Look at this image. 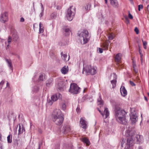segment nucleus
I'll list each match as a JSON object with an SVG mask.
<instances>
[{
  "label": "nucleus",
  "instance_id": "obj_1",
  "mask_svg": "<svg viewBox=\"0 0 149 149\" xmlns=\"http://www.w3.org/2000/svg\"><path fill=\"white\" fill-rule=\"evenodd\" d=\"M125 135L127 137H130L127 139V143L125 145V149H129L133 146L135 141L137 143H140L143 140L142 136L134 135V131L130 130H127L126 131Z\"/></svg>",
  "mask_w": 149,
  "mask_h": 149
},
{
  "label": "nucleus",
  "instance_id": "obj_2",
  "mask_svg": "<svg viewBox=\"0 0 149 149\" xmlns=\"http://www.w3.org/2000/svg\"><path fill=\"white\" fill-rule=\"evenodd\" d=\"M97 68L95 66H92L90 65H84L82 71V73L85 74L86 75L91 74L92 75H94L96 72Z\"/></svg>",
  "mask_w": 149,
  "mask_h": 149
},
{
  "label": "nucleus",
  "instance_id": "obj_3",
  "mask_svg": "<svg viewBox=\"0 0 149 149\" xmlns=\"http://www.w3.org/2000/svg\"><path fill=\"white\" fill-rule=\"evenodd\" d=\"M78 36L79 37L81 43L83 44H86L89 40L90 37L88 32L86 30H84L80 33H78Z\"/></svg>",
  "mask_w": 149,
  "mask_h": 149
},
{
  "label": "nucleus",
  "instance_id": "obj_4",
  "mask_svg": "<svg viewBox=\"0 0 149 149\" xmlns=\"http://www.w3.org/2000/svg\"><path fill=\"white\" fill-rule=\"evenodd\" d=\"M126 113L123 110L116 108L115 109V116L116 120L123 116L125 115Z\"/></svg>",
  "mask_w": 149,
  "mask_h": 149
},
{
  "label": "nucleus",
  "instance_id": "obj_5",
  "mask_svg": "<svg viewBox=\"0 0 149 149\" xmlns=\"http://www.w3.org/2000/svg\"><path fill=\"white\" fill-rule=\"evenodd\" d=\"M80 91V88L77 85L74 83L70 84V87L69 89V92L74 94L78 93Z\"/></svg>",
  "mask_w": 149,
  "mask_h": 149
},
{
  "label": "nucleus",
  "instance_id": "obj_6",
  "mask_svg": "<svg viewBox=\"0 0 149 149\" xmlns=\"http://www.w3.org/2000/svg\"><path fill=\"white\" fill-rule=\"evenodd\" d=\"M138 117L136 115V112L134 109L131 110V115L130 116V119L132 124H134L137 121Z\"/></svg>",
  "mask_w": 149,
  "mask_h": 149
},
{
  "label": "nucleus",
  "instance_id": "obj_7",
  "mask_svg": "<svg viewBox=\"0 0 149 149\" xmlns=\"http://www.w3.org/2000/svg\"><path fill=\"white\" fill-rule=\"evenodd\" d=\"M72 6L70 7L68 9L66 14L68 20L69 21H72L74 15V13L71 9Z\"/></svg>",
  "mask_w": 149,
  "mask_h": 149
},
{
  "label": "nucleus",
  "instance_id": "obj_8",
  "mask_svg": "<svg viewBox=\"0 0 149 149\" xmlns=\"http://www.w3.org/2000/svg\"><path fill=\"white\" fill-rule=\"evenodd\" d=\"M8 20V15L7 12H4L0 15V21L2 23H5Z\"/></svg>",
  "mask_w": 149,
  "mask_h": 149
},
{
  "label": "nucleus",
  "instance_id": "obj_9",
  "mask_svg": "<svg viewBox=\"0 0 149 149\" xmlns=\"http://www.w3.org/2000/svg\"><path fill=\"white\" fill-rule=\"evenodd\" d=\"M53 121L56 124L60 125L63 122V118L62 116L52 118Z\"/></svg>",
  "mask_w": 149,
  "mask_h": 149
},
{
  "label": "nucleus",
  "instance_id": "obj_10",
  "mask_svg": "<svg viewBox=\"0 0 149 149\" xmlns=\"http://www.w3.org/2000/svg\"><path fill=\"white\" fill-rule=\"evenodd\" d=\"M62 116L61 111L59 109H56L54 110L52 115V118Z\"/></svg>",
  "mask_w": 149,
  "mask_h": 149
},
{
  "label": "nucleus",
  "instance_id": "obj_11",
  "mask_svg": "<svg viewBox=\"0 0 149 149\" xmlns=\"http://www.w3.org/2000/svg\"><path fill=\"white\" fill-rule=\"evenodd\" d=\"M99 111L104 118L106 119L107 118L108 116H109V112L108 108H105L104 111L103 112H101L100 110H99Z\"/></svg>",
  "mask_w": 149,
  "mask_h": 149
},
{
  "label": "nucleus",
  "instance_id": "obj_12",
  "mask_svg": "<svg viewBox=\"0 0 149 149\" xmlns=\"http://www.w3.org/2000/svg\"><path fill=\"white\" fill-rule=\"evenodd\" d=\"M80 123L82 128L84 129L87 128V123L84 118H80Z\"/></svg>",
  "mask_w": 149,
  "mask_h": 149
},
{
  "label": "nucleus",
  "instance_id": "obj_13",
  "mask_svg": "<svg viewBox=\"0 0 149 149\" xmlns=\"http://www.w3.org/2000/svg\"><path fill=\"white\" fill-rule=\"evenodd\" d=\"M116 120L120 124L123 125H125L127 123V120L126 118L125 115L121 117Z\"/></svg>",
  "mask_w": 149,
  "mask_h": 149
},
{
  "label": "nucleus",
  "instance_id": "obj_14",
  "mask_svg": "<svg viewBox=\"0 0 149 149\" xmlns=\"http://www.w3.org/2000/svg\"><path fill=\"white\" fill-rule=\"evenodd\" d=\"M80 139L83 143L86 144L87 146H89L90 145V142L87 138L86 137H83L80 138Z\"/></svg>",
  "mask_w": 149,
  "mask_h": 149
},
{
  "label": "nucleus",
  "instance_id": "obj_15",
  "mask_svg": "<svg viewBox=\"0 0 149 149\" xmlns=\"http://www.w3.org/2000/svg\"><path fill=\"white\" fill-rule=\"evenodd\" d=\"M69 69L68 66H64L61 69V72L63 74H66L68 72Z\"/></svg>",
  "mask_w": 149,
  "mask_h": 149
},
{
  "label": "nucleus",
  "instance_id": "obj_16",
  "mask_svg": "<svg viewBox=\"0 0 149 149\" xmlns=\"http://www.w3.org/2000/svg\"><path fill=\"white\" fill-rule=\"evenodd\" d=\"M120 92L122 95L125 97L127 94V91L125 87L123 86L121 87L120 89Z\"/></svg>",
  "mask_w": 149,
  "mask_h": 149
},
{
  "label": "nucleus",
  "instance_id": "obj_17",
  "mask_svg": "<svg viewBox=\"0 0 149 149\" xmlns=\"http://www.w3.org/2000/svg\"><path fill=\"white\" fill-rule=\"evenodd\" d=\"M110 4L113 7H118V3L117 0H109Z\"/></svg>",
  "mask_w": 149,
  "mask_h": 149
},
{
  "label": "nucleus",
  "instance_id": "obj_18",
  "mask_svg": "<svg viewBox=\"0 0 149 149\" xmlns=\"http://www.w3.org/2000/svg\"><path fill=\"white\" fill-rule=\"evenodd\" d=\"M114 79L111 81V83L112 85V88H114L116 86V76L114 74H113Z\"/></svg>",
  "mask_w": 149,
  "mask_h": 149
},
{
  "label": "nucleus",
  "instance_id": "obj_19",
  "mask_svg": "<svg viewBox=\"0 0 149 149\" xmlns=\"http://www.w3.org/2000/svg\"><path fill=\"white\" fill-rule=\"evenodd\" d=\"M6 61L10 69L13 70V66L12 64L11 61L10 59H6Z\"/></svg>",
  "mask_w": 149,
  "mask_h": 149
},
{
  "label": "nucleus",
  "instance_id": "obj_20",
  "mask_svg": "<svg viewBox=\"0 0 149 149\" xmlns=\"http://www.w3.org/2000/svg\"><path fill=\"white\" fill-rule=\"evenodd\" d=\"M121 54L118 53L116 55L115 57V61L117 62H119L121 59Z\"/></svg>",
  "mask_w": 149,
  "mask_h": 149
},
{
  "label": "nucleus",
  "instance_id": "obj_21",
  "mask_svg": "<svg viewBox=\"0 0 149 149\" xmlns=\"http://www.w3.org/2000/svg\"><path fill=\"white\" fill-rule=\"evenodd\" d=\"M61 57L62 59L66 61H68L69 60V57H67V55L66 54H63V52L61 53Z\"/></svg>",
  "mask_w": 149,
  "mask_h": 149
},
{
  "label": "nucleus",
  "instance_id": "obj_22",
  "mask_svg": "<svg viewBox=\"0 0 149 149\" xmlns=\"http://www.w3.org/2000/svg\"><path fill=\"white\" fill-rule=\"evenodd\" d=\"M97 102L98 105L99 106H101L103 104V101L100 95L99 96V97L97 99Z\"/></svg>",
  "mask_w": 149,
  "mask_h": 149
},
{
  "label": "nucleus",
  "instance_id": "obj_23",
  "mask_svg": "<svg viewBox=\"0 0 149 149\" xmlns=\"http://www.w3.org/2000/svg\"><path fill=\"white\" fill-rule=\"evenodd\" d=\"M102 47L104 50H107L108 49L109 47V43L106 42H104L102 45Z\"/></svg>",
  "mask_w": 149,
  "mask_h": 149
},
{
  "label": "nucleus",
  "instance_id": "obj_24",
  "mask_svg": "<svg viewBox=\"0 0 149 149\" xmlns=\"http://www.w3.org/2000/svg\"><path fill=\"white\" fill-rule=\"evenodd\" d=\"M53 79L52 78L49 79L46 82V85L47 86H49L52 84Z\"/></svg>",
  "mask_w": 149,
  "mask_h": 149
},
{
  "label": "nucleus",
  "instance_id": "obj_25",
  "mask_svg": "<svg viewBox=\"0 0 149 149\" xmlns=\"http://www.w3.org/2000/svg\"><path fill=\"white\" fill-rule=\"evenodd\" d=\"M91 6V5L90 4H86L85 6H84V9L87 12L89 10H90Z\"/></svg>",
  "mask_w": 149,
  "mask_h": 149
},
{
  "label": "nucleus",
  "instance_id": "obj_26",
  "mask_svg": "<svg viewBox=\"0 0 149 149\" xmlns=\"http://www.w3.org/2000/svg\"><path fill=\"white\" fill-rule=\"evenodd\" d=\"M44 31L43 27L41 22L39 23V32L40 33H42Z\"/></svg>",
  "mask_w": 149,
  "mask_h": 149
},
{
  "label": "nucleus",
  "instance_id": "obj_27",
  "mask_svg": "<svg viewBox=\"0 0 149 149\" xmlns=\"http://www.w3.org/2000/svg\"><path fill=\"white\" fill-rule=\"evenodd\" d=\"M7 142L8 143H11L12 142V135L9 134L7 137Z\"/></svg>",
  "mask_w": 149,
  "mask_h": 149
},
{
  "label": "nucleus",
  "instance_id": "obj_28",
  "mask_svg": "<svg viewBox=\"0 0 149 149\" xmlns=\"http://www.w3.org/2000/svg\"><path fill=\"white\" fill-rule=\"evenodd\" d=\"M114 35L113 33H110L108 36L109 40H112L114 38Z\"/></svg>",
  "mask_w": 149,
  "mask_h": 149
},
{
  "label": "nucleus",
  "instance_id": "obj_29",
  "mask_svg": "<svg viewBox=\"0 0 149 149\" xmlns=\"http://www.w3.org/2000/svg\"><path fill=\"white\" fill-rule=\"evenodd\" d=\"M51 99L53 102L56 101L58 99L57 95H54L51 97Z\"/></svg>",
  "mask_w": 149,
  "mask_h": 149
},
{
  "label": "nucleus",
  "instance_id": "obj_30",
  "mask_svg": "<svg viewBox=\"0 0 149 149\" xmlns=\"http://www.w3.org/2000/svg\"><path fill=\"white\" fill-rule=\"evenodd\" d=\"M44 79V74H41L39 76L38 81H42Z\"/></svg>",
  "mask_w": 149,
  "mask_h": 149
},
{
  "label": "nucleus",
  "instance_id": "obj_31",
  "mask_svg": "<svg viewBox=\"0 0 149 149\" xmlns=\"http://www.w3.org/2000/svg\"><path fill=\"white\" fill-rule=\"evenodd\" d=\"M13 40L15 41H16L18 38V36L16 33L14 34L13 35Z\"/></svg>",
  "mask_w": 149,
  "mask_h": 149
},
{
  "label": "nucleus",
  "instance_id": "obj_32",
  "mask_svg": "<svg viewBox=\"0 0 149 149\" xmlns=\"http://www.w3.org/2000/svg\"><path fill=\"white\" fill-rule=\"evenodd\" d=\"M41 6L42 11L39 15V16L40 17H42L43 15V12H44V8L43 7V6L42 4H41Z\"/></svg>",
  "mask_w": 149,
  "mask_h": 149
},
{
  "label": "nucleus",
  "instance_id": "obj_33",
  "mask_svg": "<svg viewBox=\"0 0 149 149\" xmlns=\"http://www.w3.org/2000/svg\"><path fill=\"white\" fill-rule=\"evenodd\" d=\"M12 41V38L10 36H9L8 38V44L7 45L8 48V46L9 45L10 43Z\"/></svg>",
  "mask_w": 149,
  "mask_h": 149
},
{
  "label": "nucleus",
  "instance_id": "obj_34",
  "mask_svg": "<svg viewBox=\"0 0 149 149\" xmlns=\"http://www.w3.org/2000/svg\"><path fill=\"white\" fill-rule=\"evenodd\" d=\"M53 102H53V101L52 100H50L49 99L47 100V104H48L49 105H52V104Z\"/></svg>",
  "mask_w": 149,
  "mask_h": 149
},
{
  "label": "nucleus",
  "instance_id": "obj_35",
  "mask_svg": "<svg viewBox=\"0 0 149 149\" xmlns=\"http://www.w3.org/2000/svg\"><path fill=\"white\" fill-rule=\"evenodd\" d=\"M125 140L124 139H122L121 140V146L122 147H123V144L124 143H125Z\"/></svg>",
  "mask_w": 149,
  "mask_h": 149
},
{
  "label": "nucleus",
  "instance_id": "obj_36",
  "mask_svg": "<svg viewBox=\"0 0 149 149\" xmlns=\"http://www.w3.org/2000/svg\"><path fill=\"white\" fill-rule=\"evenodd\" d=\"M142 41L143 42V47L145 49H146V45H147V42L146 41H144L142 39Z\"/></svg>",
  "mask_w": 149,
  "mask_h": 149
},
{
  "label": "nucleus",
  "instance_id": "obj_37",
  "mask_svg": "<svg viewBox=\"0 0 149 149\" xmlns=\"http://www.w3.org/2000/svg\"><path fill=\"white\" fill-rule=\"evenodd\" d=\"M64 31L68 34H69L70 31V29L68 28H65L64 29Z\"/></svg>",
  "mask_w": 149,
  "mask_h": 149
},
{
  "label": "nucleus",
  "instance_id": "obj_38",
  "mask_svg": "<svg viewBox=\"0 0 149 149\" xmlns=\"http://www.w3.org/2000/svg\"><path fill=\"white\" fill-rule=\"evenodd\" d=\"M66 107V105L65 103H63L62 104V108L63 110H64L65 109Z\"/></svg>",
  "mask_w": 149,
  "mask_h": 149
},
{
  "label": "nucleus",
  "instance_id": "obj_39",
  "mask_svg": "<svg viewBox=\"0 0 149 149\" xmlns=\"http://www.w3.org/2000/svg\"><path fill=\"white\" fill-rule=\"evenodd\" d=\"M22 133V131L21 126L20 125L19 126V129L18 130V134H19Z\"/></svg>",
  "mask_w": 149,
  "mask_h": 149
},
{
  "label": "nucleus",
  "instance_id": "obj_40",
  "mask_svg": "<svg viewBox=\"0 0 149 149\" xmlns=\"http://www.w3.org/2000/svg\"><path fill=\"white\" fill-rule=\"evenodd\" d=\"M39 89L38 87L37 86H36L34 88L33 90V91L35 92L38 91Z\"/></svg>",
  "mask_w": 149,
  "mask_h": 149
},
{
  "label": "nucleus",
  "instance_id": "obj_41",
  "mask_svg": "<svg viewBox=\"0 0 149 149\" xmlns=\"http://www.w3.org/2000/svg\"><path fill=\"white\" fill-rule=\"evenodd\" d=\"M128 17L131 19H132L133 18V17L132 15L130 13V12H129Z\"/></svg>",
  "mask_w": 149,
  "mask_h": 149
},
{
  "label": "nucleus",
  "instance_id": "obj_42",
  "mask_svg": "<svg viewBox=\"0 0 149 149\" xmlns=\"http://www.w3.org/2000/svg\"><path fill=\"white\" fill-rule=\"evenodd\" d=\"M134 31L136 32V34H138L139 33V30L137 27H135L134 29Z\"/></svg>",
  "mask_w": 149,
  "mask_h": 149
},
{
  "label": "nucleus",
  "instance_id": "obj_43",
  "mask_svg": "<svg viewBox=\"0 0 149 149\" xmlns=\"http://www.w3.org/2000/svg\"><path fill=\"white\" fill-rule=\"evenodd\" d=\"M4 81H2L0 83V87H1V89L2 88V86L4 84Z\"/></svg>",
  "mask_w": 149,
  "mask_h": 149
},
{
  "label": "nucleus",
  "instance_id": "obj_44",
  "mask_svg": "<svg viewBox=\"0 0 149 149\" xmlns=\"http://www.w3.org/2000/svg\"><path fill=\"white\" fill-rule=\"evenodd\" d=\"M133 69L135 73H136L138 72V70L136 68V67H133Z\"/></svg>",
  "mask_w": 149,
  "mask_h": 149
},
{
  "label": "nucleus",
  "instance_id": "obj_45",
  "mask_svg": "<svg viewBox=\"0 0 149 149\" xmlns=\"http://www.w3.org/2000/svg\"><path fill=\"white\" fill-rule=\"evenodd\" d=\"M130 84L132 86H135V84L132 81H130Z\"/></svg>",
  "mask_w": 149,
  "mask_h": 149
},
{
  "label": "nucleus",
  "instance_id": "obj_46",
  "mask_svg": "<svg viewBox=\"0 0 149 149\" xmlns=\"http://www.w3.org/2000/svg\"><path fill=\"white\" fill-rule=\"evenodd\" d=\"M138 6V10L139 11H140V10L141 8H142V9L143 8V6L141 5H139Z\"/></svg>",
  "mask_w": 149,
  "mask_h": 149
},
{
  "label": "nucleus",
  "instance_id": "obj_47",
  "mask_svg": "<svg viewBox=\"0 0 149 149\" xmlns=\"http://www.w3.org/2000/svg\"><path fill=\"white\" fill-rule=\"evenodd\" d=\"M99 51L100 53H102L103 52V50H104L103 48H99Z\"/></svg>",
  "mask_w": 149,
  "mask_h": 149
},
{
  "label": "nucleus",
  "instance_id": "obj_48",
  "mask_svg": "<svg viewBox=\"0 0 149 149\" xmlns=\"http://www.w3.org/2000/svg\"><path fill=\"white\" fill-rule=\"evenodd\" d=\"M139 52L140 54V55L141 57L142 56V53H141V50L140 49V47L139 46Z\"/></svg>",
  "mask_w": 149,
  "mask_h": 149
},
{
  "label": "nucleus",
  "instance_id": "obj_49",
  "mask_svg": "<svg viewBox=\"0 0 149 149\" xmlns=\"http://www.w3.org/2000/svg\"><path fill=\"white\" fill-rule=\"evenodd\" d=\"M42 145V142L41 141L39 143V147L38 148V149H40V146Z\"/></svg>",
  "mask_w": 149,
  "mask_h": 149
},
{
  "label": "nucleus",
  "instance_id": "obj_50",
  "mask_svg": "<svg viewBox=\"0 0 149 149\" xmlns=\"http://www.w3.org/2000/svg\"><path fill=\"white\" fill-rule=\"evenodd\" d=\"M76 110L77 112L78 113H79L80 112V109L78 107H77V108L76 109Z\"/></svg>",
  "mask_w": 149,
  "mask_h": 149
},
{
  "label": "nucleus",
  "instance_id": "obj_51",
  "mask_svg": "<svg viewBox=\"0 0 149 149\" xmlns=\"http://www.w3.org/2000/svg\"><path fill=\"white\" fill-rule=\"evenodd\" d=\"M24 19L23 17H21L20 18V21L21 22H24Z\"/></svg>",
  "mask_w": 149,
  "mask_h": 149
},
{
  "label": "nucleus",
  "instance_id": "obj_52",
  "mask_svg": "<svg viewBox=\"0 0 149 149\" xmlns=\"http://www.w3.org/2000/svg\"><path fill=\"white\" fill-rule=\"evenodd\" d=\"M125 18L127 22L128 23H129V20L128 19V18L127 17H125Z\"/></svg>",
  "mask_w": 149,
  "mask_h": 149
},
{
  "label": "nucleus",
  "instance_id": "obj_53",
  "mask_svg": "<svg viewBox=\"0 0 149 149\" xmlns=\"http://www.w3.org/2000/svg\"><path fill=\"white\" fill-rule=\"evenodd\" d=\"M133 67H136V65L135 63H133L132 64Z\"/></svg>",
  "mask_w": 149,
  "mask_h": 149
},
{
  "label": "nucleus",
  "instance_id": "obj_54",
  "mask_svg": "<svg viewBox=\"0 0 149 149\" xmlns=\"http://www.w3.org/2000/svg\"><path fill=\"white\" fill-rule=\"evenodd\" d=\"M129 0L130 1L131 3L132 4H133V5L134 4V3L133 1V0Z\"/></svg>",
  "mask_w": 149,
  "mask_h": 149
},
{
  "label": "nucleus",
  "instance_id": "obj_55",
  "mask_svg": "<svg viewBox=\"0 0 149 149\" xmlns=\"http://www.w3.org/2000/svg\"><path fill=\"white\" fill-rule=\"evenodd\" d=\"M3 148V146L2 144L0 143V149H2Z\"/></svg>",
  "mask_w": 149,
  "mask_h": 149
},
{
  "label": "nucleus",
  "instance_id": "obj_56",
  "mask_svg": "<svg viewBox=\"0 0 149 149\" xmlns=\"http://www.w3.org/2000/svg\"><path fill=\"white\" fill-rule=\"evenodd\" d=\"M61 8L60 6H57V9L58 10H60L61 9Z\"/></svg>",
  "mask_w": 149,
  "mask_h": 149
},
{
  "label": "nucleus",
  "instance_id": "obj_57",
  "mask_svg": "<svg viewBox=\"0 0 149 149\" xmlns=\"http://www.w3.org/2000/svg\"><path fill=\"white\" fill-rule=\"evenodd\" d=\"M38 131L39 133H41L42 132V130L40 129H39Z\"/></svg>",
  "mask_w": 149,
  "mask_h": 149
},
{
  "label": "nucleus",
  "instance_id": "obj_58",
  "mask_svg": "<svg viewBox=\"0 0 149 149\" xmlns=\"http://www.w3.org/2000/svg\"><path fill=\"white\" fill-rule=\"evenodd\" d=\"M144 98H145V100L146 101H148L147 98L146 96H144Z\"/></svg>",
  "mask_w": 149,
  "mask_h": 149
},
{
  "label": "nucleus",
  "instance_id": "obj_59",
  "mask_svg": "<svg viewBox=\"0 0 149 149\" xmlns=\"http://www.w3.org/2000/svg\"><path fill=\"white\" fill-rule=\"evenodd\" d=\"M107 0H104L105 1V3L106 4H107V3H108V1H107Z\"/></svg>",
  "mask_w": 149,
  "mask_h": 149
},
{
  "label": "nucleus",
  "instance_id": "obj_60",
  "mask_svg": "<svg viewBox=\"0 0 149 149\" xmlns=\"http://www.w3.org/2000/svg\"><path fill=\"white\" fill-rule=\"evenodd\" d=\"M138 149H143V148L139 146L138 147Z\"/></svg>",
  "mask_w": 149,
  "mask_h": 149
},
{
  "label": "nucleus",
  "instance_id": "obj_61",
  "mask_svg": "<svg viewBox=\"0 0 149 149\" xmlns=\"http://www.w3.org/2000/svg\"><path fill=\"white\" fill-rule=\"evenodd\" d=\"M6 85H7V86H9V84L8 83V82H7L6 84Z\"/></svg>",
  "mask_w": 149,
  "mask_h": 149
},
{
  "label": "nucleus",
  "instance_id": "obj_62",
  "mask_svg": "<svg viewBox=\"0 0 149 149\" xmlns=\"http://www.w3.org/2000/svg\"><path fill=\"white\" fill-rule=\"evenodd\" d=\"M24 131H25V129L23 128L22 129V132H24Z\"/></svg>",
  "mask_w": 149,
  "mask_h": 149
},
{
  "label": "nucleus",
  "instance_id": "obj_63",
  "mask_svg": "<svg viewBox=\"0 0 149 149\" xmlns=\"http://www.w3.org/2000/svg\"><path fill=\"white\" fill-rule=\"evenodd\" d=\"M1 135L0 134V140H1Z\"/></svg>",
  "mask_w": 149,
  "mask_h": 149
},
{
  "label": "nucleus",
  "instance_id": "obj_64",
  "mask_svg": "<svg viewBox=\"0 0 149 149\" xmlns=\"http://www.w3.org/2000/svg\"><path fill=\"white\" fill-rule=\"evenodd\" d=\"M141 61H142V57H141Z\"/></svg>",
  "mask_w": 149,
  "mask_h": 149
}]
</instances>
